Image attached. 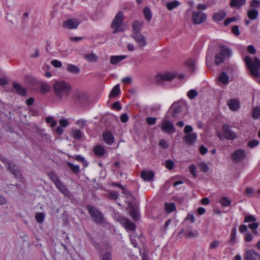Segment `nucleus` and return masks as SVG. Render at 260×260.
<instances>
[{"mask_svg":"<svg viewBox=\"0 0 260 260\" xmlns=\"http://www.w3.org/2000/svg\"><path fill=\"white\" fill-rule=\"evenodd\" d=\"M55 95L62 100L68 98L71 90L70 85L64 81H57L53 85Z\"/></svg>","mask_w":260,"mask_h":260,"instance_id":"obj_1","label":"nucleus"},{"mask_svg":"<svg viewBox=\"0 0 260 260\" xmlns=\"http://www.w3.org/2000/svg\"><path fill=\"white\" fill-rule=\"evenodd\" d=\"M244 61L251 74L255 77H259L260 60L259 58L254 57L252 59L250 56L247 55L244 57Z\"/></svg>","mask_w":260,"mask_h":260,"instance_id":"obj_2","label":"nucleus"},{"mask_svg":"<svg viewBox=\"0 0 260 260\" xmlns=\"http://www.w3.org/2000/svg\"><path fill=\"white\" fill-rule=\"evenodd\" d=\"M123 19V13L121 11L119 12L115 16L111 23V28L113 29V34H116L124 30V29L122 24Z\"/></svg>","mask_w":260,"mask_h":260,"instance_id":"obj_3","label":"nucleus"},{"mask_svg":"<svg viewBox=\"0 0 260 260\" xmlns=\"http://www.w3.org/2000/svg\"><path fill=\"white\" fill-rule=\"evenodd\" d=\"M88 212L92 219L97 223H104L105 219L102 212L99 211L95 207L91 205L87 207Z\"/></svg>","mask_w":260,"mask_h":260,"instance_id":"obj_4","label":"nucleus"},{"mask_svg":"<svg viewBox=\"0 0 260 260\" xmlns=\"http://www.w3.org/2000/svg\"><path fill=\"white\" fill-rule=\"evenodd\" d=\"M186 106L183 102L174 103L171 109L173 110L172 116L174 118H179L184 115V112Z\"/></svg>","mask_w":260,"mask_h":260,"instance_id":"obj_5","label":"nucleus"},{"mask_svg":"<svg viewBox=\"0 0 260 260\" xmlns=\"http://www.w3.org/2000/svg\"><path fill=\"white\" fill-rule=\"evenodd\" d=\"M232 50L229 48L224 47L220 48V51L219 53L216 54L215 57V64L218 65L222 63L226 57H229L232 56Z\"/></svg>","mask_w":260,"mask_h":260,"instance_id":"obj_6","label":"nucleus"},{"mask_svg":"<svg viewBox=\"0 0 260 260\" xmlns=\"http://www.w3.org/2000/svg\"><path fill=\"white\" fill-rule=\"evenodd\" d=\"M207 18L206 14L201 11H194L192 15V21L194 24H200Z\"/></svg>","mask_w":260,"mask_h":260,"instance_id":"obj_7","label":"nucleus"},{"mask_svg":"<svg viewBox=\"0 0 260 260\" xmlns=\"http://www.w3.org/2000/svg\"><path fill=\"white\" fill-rule=\"evenodd\" d=\"M161 128L165 133L172 134L175 131L173 123L167 119H165L162 121Z\"/></svg>","mask_w":260,"mask_h":260,"instance_id":"obj_8","label":"nucleus"},{"mask_svg":"<svg viewBox=\"0 0 260 260\" xmlns=\"http://www.w3.org/2000/svg\"><path fill=\"white\" fill-rule=\"evenodd\" d=\"M3 162L6 164L7 168L14 175L16 178L21 179V175L17 167L12 162H9L7 159H5Z\"/></svg>","mask_w":260,"mask_h":260,"instance_id":"obj_9","label":"nucleus"},{"mask_svg":"<svg viewBox=\"0 0 260 260\" xmlns=\"http://www.w3.org/2000/svg\"><path fill=\"white\" fill-rule=\"evenodd\" d=\"M119 221L127 232L135 231V224L128 219L125 217H121L119 219Z\"/></svg>","mask_w":260,"mask_h":260,"instance_id":"obj_10","label":"nucleus"},{"mask_svg":"<svg viewBox=\"0 0 260 260\" xmlns=\"http://www.w3.org/2000/svg\"><path fill=\"white\" fill-rule=\"evenodd\" d=\"M175 77V74L171 72L163 73L157 74L155 77V80L158 82L170 81Z\"/></svg>","mask_w":260,"mask_h":260,"instance_id":"obj_11","label":"nucleus"},{"mask_svg":"<svg viewBox=\"0 0 260 260\" xmlns=\"http://www.w3.org/2000/svg\"><path fill=\"white\" fill-rule=\"evenodd\" d=\"M222 132L224 137L226 139L234 140L236 137V134L231 129L228 124H225L223 125Z\"/></svg>","mask_w":260,"mask_h":260,"instance_id":"obj_12","label":"nucleus"},{"mask_svg":"<svg viewBox=\"0 0 260 260\" xmlns=\"http://www.w3.org/2000/svg\"><path fill=\"white\" fill-rule=\"evenodd\" d=\"M80 22L77 19H68L64 21L62 26L70 29H76L77 28Z\"/></svg>","mask_w":260,"mask_h":260,"instance_id":"obj_13","label":"nucleus"},{"mask_svg":"<svg viewBox=\"0 0 260 260\" xmlns=\"http://www.w3.org/2000/svg\"><path fill=\"white\" fill-rule=\"evenodd\" d=\"M133 37L139 48H142L147 45L146 39L142 35L137 33Z\"/></svg>","mask_w":260,"mask_h":260,"instance_id":"obj_14","label":"nucleus"},{"mask_svg":"<svg viewBox=\"0 0 260 260\" xmlns=\"http://www.w3.org/2000/svg\"><path fill=\"white\" fill-rule=\"evenodd\" d=\"M245 156V151L243 149H238L232 154V158L235 161H240L243 160Z\"/></svg>","mask_w":260,"mask_h":260,"instance_id":"obj_15","label":"nucleus"},{"mask_svg":"<svg viewBox=\"0 0 260 260\" xmlns=\"http://www.w3.org/2000/svg\"><path fill=\"white\" fill-rule=\"evenodd\" d=\"M245 260H260V254L252 250H247L245 254Z\"/></svg>","mask_w":260,"mask_h":260,"instance_id":"obj_16","label":"nucleus"},{"mask_svg":"<svg viewBox=\"0 0 260 260\" xmlns=\"http://www.w3.org/2000/svg\"><path fill=\"white\" fill-rule=\"evenodd\" d=\"M229 82V77L228 74L224 72H221L218 77V84L227 85Z\"/></svg>","mask_w":260,"mask_h":260,"instance_id":"obj_17","label":"nucleus"},{"mask_svg":"<svg viewBox=\"0 0 260 260\" xmlns=\"http://www.w3.org/2000/svg\"><path fill=\"white\" fill-rule=\"evenodd\" d=\"M228 105L232 111H237L240 107V103L238 100L231 99L228 101Z\"/></svg>","mask_w":260,"mask_h":260,"instance_id":"obj_18","label":"nucleus"},{"mask_svg":"<svg viewBox=\"0 0 260 260\" xmlns=\"http://www.w3.org/2000/svg\"><path fill=\"white\" fill-rule=\"evenodd\" d=\"M197 135L195 133H190L183 138L185 143L188 145L193 144L197 140Z\"/></svg>","mask_w":260,"mask_h":260,"instance_id":"obj_19","label":"nucleus"},{"mask_svg":"<svg viewBox=\"0 0 260 260\" xmlns=\"http://www.w3.org/2000/svg\"><path fill=\"white\" fill-rule=\"evenodd\" d=\"M246 3V0H231L229 3L232 8L239 9L244 6Z\"/></svg>","mask_w":260,"mask_h":260,"instance_id":"obj_20","label":"nucleus"},{"mask_svg":"<svg viewBox=\"0 0 260 260\" xmlns=\"http://www.w3.org/2000/svg\"><path fill=\"white\" fill-rule=\"evenodd\" d=\"M141 177L145 181H150L154 177V174L152 171L144 170L141 173Z\"/></svg>","mask_w":260,"mask_h":260,"instance_id":"obj_21","label":"nucleus"},{"mask_svg":"<svg viewBox=\"0 0 260 260\" xmlns=\"http://www.w3.org/2000/svg\"><path fill=\"white\" fill-rule=\"evenodd\" d=\"M103 136L104 140L106 144L111 145L114 142V137L111 132H106L103 134Z\"/></svg>","mask_w":260,"mask_h":260,"instance_id":"obj_22","label":"nucleus"},{"mask_svg":"<svg viewBox=\"0 0 260 260\" xmlns=\"http://www.w3.org/2000/svg\"><path fill=\"white\" fill-rule=\"evenodd\" d=\"M247 15L250 20L256 19L258 16V12L256 9H250L247 11Z\"/></svg>","mask_w":260,"mask_h":260,"instance_id":"obj_23","label":"nucleus"},{"mask_svg":"<svg viewBox=\"0 0 260 260\" xmlns=\"http://www.w3.org/2000/svg\"><path fill=\"white\" fill-rule=\"evenodd\" d=\"M126 55H115L112 56L110 58V62L112 64H116L119 62L121 61L123 59L126 58Z\"/></svg>","mask_w":260,"mask_h":260,"instance_id":"obj_24","label":"nucleus"},{"mask_svg":"<svg viewBox=\"0 0 260 260\" xmlns=\"http://www.w3.org/2000/svg\"><path fill=\"white\" fill-rule=\"evenodd\" d=\"M226 16V13L223 10L219 11L215 13L213 16V18L215 21H220L223 20Z\"/></svg>","mask_w":260,"mask_h":260,"instance_id":"obj_25","label":"nucleus"},{"mask_svg":"<svg viewBox=\"0 0 260 260\" xmlns=\"http://www.w3.org/2000/svg\"><path fill=\"white\" fill-rule=\"evenodd\" d=\"M185 235L188 238H194L198 235V232L196 230L189 228L185 231Z\"/></svg>","mask_w":260,"mask_h":260,"instance_id":"obj_26","label":"nucleus"},{"mask_svg":"<svg viewBox=\"0 0 260 260\" xmlns=\"http://www.w3.org/2000/svg\"><path fill=\"white\" fill-rule=\"evenodd\" d=\"M93 152L96 155L102 156L105 154V149L102 146L97 145L94 148Z\"/></svg>","mask_w":260,"mask_h":260,"instance_id":"obj_27","label":"nucleus"},{"mask_svg":"<svg viewBox=\"0 0 260 260\" xmlns=\"http://www.w3.org/2000/svg\"><path fill=\"white\" fill-rule=\"evenodd\" d=\"M13 87L15 91L20 95H24L26 94L25 89L23 88L19 83H14Z\"/></svg>","mask_w":260,"mask_h":260,"instance_id":"obj_28","label":"nucleus"},{"mask_svg":"<svg viewBox=\"0 0 260 260\" xmlns=\"http://www.w3.org/2000/svg\"><path fill=\"white\" fill-rule=\"evenodd\" d=\"M56 187L58 189V190L62 192L63 194L67 195L68 194V190L66 187V186L63 185V184L59 181L55 184Z\"/></svg>","mask_w":260,"mask_h":260,"instance_id":"obj_29","label":"nucleus"},{"mask_svg":"<svg viewBox=\"0 0 260 260\" xmlns=\"http://www.w3.org/2000/svg\"><path fill=\"white\" fill-rule=\"evenodd\" d=\"M237 235V229L236 228H234L232 229L231 235H230V243L234 245L238 242L236 239Z\"/></svg>","mask_w":260,"mask_h":260,"instance_id":"obj_30","label":"nucleus"},{"mask_svg":"<svg viewBox=\"0 0 260 260\" xmlns=\"http://www.w3.org/2000/svg\"><path fill=\"white\" fill-rule=\"evenodd\" d=\"M186 67L191 72L195 70L196 69V61L192 59H188L185 62Z\"/></svg>","mask_w":260,"mask_h":260,"instance_id":"obj_31","label":"nucleus"},{"mask_svg":"<svg viewBox=\"0 0 260 260\" xmlns=\"http://www.w3.org/2000/svg\"><path fill=\"white\" fill-rule=\"evenodd\" d=\"M120 93V87L119 84H116L112 89L110 94V98H114L117 96Z\"/></svg>","mask_w":260,"mask_h":260,"instance_id":"obj_32","label":"nucleus"},{"mask_svg":"<svg viewBox=\"0 0 260 260\" xmlns=\"http://www.w3.org/2000/svg\"><path fill=\"white\" fill-rule=\"evenodd\" d=\"M40 89L43 93H46L50 90L51 87L48 84L42 82L40 85Z\"/></svg>","mask_w":260,"mask_h":260,"instance_id":"obj_33","label":"nucleus"},{"mask_svg":"<svg viewBox=\"0 0 260 260\" xmlns=\"http://www.w3.org/2000/svg\"><path fill=\"white\" fill-rule=\"evenodd\" d=\"M180 3L179 1H174L173 2L167 3L166 7L169 10L172 11L174 8H177L180 5Z\"/></svg>","mask_w":260,"mask_h":260,"instance_id":"obj_34","label":"nucleus"},{"mask_svg":"<svg viewBox=\"0 0 260 260\" xmlns=\"http://www.w3.org/2000/svg\"><path fill=\"white\" fill-rule=\"evenodd\" d=\"M67 69L69 72L76 74H78L80 72L79 68L72 64H68Z\"/></svg>","mask_w":260,"mask_h":260,"instance_id":"obj_35","label":"nucleus"},{"mask_svg":"<svg viewBox=\"0 0 260 260\" xmlns=\"http://www.w3.org/2000/svg\"><path fill=\"white\" fill-rule=\"evenodd\" d=\"M84 58L88 61L90 62H95L98 60V57L93 53L85 54Z\"/></svg>","mask_w":260,"mask_h":260,"instance_id":"obj_36","label":"nucleus"},{"mask_svg":"<svg viewBox=\"0 0 260 260\" xmlns=\"http://www.w3.org/2000/svg\"><path fill=\"white\" fill-rule=\"evenodd\" d=\"M82 135V133L80 130L77 129H72L71 136L73 137L74 139H80L81 138Z\"/></svg>","mask_w":260,"mask_h":260,"instance_id":"obj_37","label":"nucleus"},{"mask_svg":"<svg viewBox=\"0 0 260 260\" xmlns=\"http://www.w3.org/2000/svg\"><path fill=\"white\" fill-rule=\"evenodd\" d=\"M219 203L223 207H228L231 205V201L226 197H223L219 200Z\"/></svg>","mask_w":260,"mask_h":260,"instance_id":"obj_38","label":"nucleus"},{"mask_svg":"<svg viewBox=\"0 0 260 260\" xmlns=\"http://www.w3.org/2000/svg\"><path fill=\"white\" fill-rule=\"evenodd\" d=\"M176 209V206L173 203H166L165 204V210L167 213H171L174 211Z\"/></svg>","mask_w":260,"mask_h":260,"instance_id":"obj_39","label":"nucleus"},{"mask_svg":"<svg viewBox=\"0 0 260 260\" xmlns=\"http://www.w3.org/2000/svg\"><path fill=\"white\" fill-rule=\"evenodd\" d=\"M87 95L84 92L78 93L77 95V99L79 102L83 103L86 100Z\"/></svg>","mask_w":260,"mask_h":260,"instance_id":"obj_40","label":"nucleus"},{"mask_svg":"<svg viewBox=\"0 0 260 260\" xmlns=\"http://www.w3.org/2000/svg\"><path fill=\"white\" fill-rule=\"evenodd\" d=\"M143 13L146 20L148 21H150L152 18V14L150 9L147 7L145 8L143 10Z\"/></svg>","mask_w":260,"mask_h":260,"instance_id":"obj_41","label":"nucleus"},{"mask_svg":"<svg viewBox=\"0 0 260 260\" xmlns=\"http://www.w3.org/2000/svg\"><path fill=\"white\" fill-rule=\"evenodd\" d=\"M49 178L55 184L60 181L57 175L53 172H50L48 174Z\"/></svg>","mask_w":260,"mask_h":260,"instance_id":"obj_42","label":"nucleus"},{"mask_svg":"<svg viewBox=\"0 0 260 260\" xmlns=\"http://www.w3.org/2000/svg\"><path fill=\"white\" fill-rule=\"evenodd\" d=\"M198 165L201 171L203 172H207L209 170L208 165L205 162H200Z\"/></svg>","mask_w":260,"mask_h":260,"instance_id":"obj_43","label":"nucleus"},{"mask_svg":"<svg viewBox=\"0 0 260 260\" xmlns=\"http://www.w3.org/2000/svg\"><path fill=\"white\" fill-rule=\"evenodd\" d=\"M142 26V23L141 22L136 21L133 24V30L137 32L141 30V27Z\"/></svg>","mask_w":260,"mask_h":260,"instance_id":"obj_44","label":"nucleus"},{"mask_svg":"<svg viewBox=\"0 0 260 260\" xmlns=\"http://www.w3.org/2000/svg\"><path fill=\"white\" fill-rule=\"evenodd\" d=\"M45 218V215L43 213L40 212L36 214L35 219L38 223H42L43 222Z\"/></svg>","mask_w":260,"mask_h":260,"instance_id":"obj_45","label":"nucleus"},{"mask_svg":"<svg viewBox=\"0 0 260 260\" xmlns=\"http://www.w3.org/2000/svg\"><path fill=\"white\" fill-rule=\"evenodd\" d=\"M252 117L254 119H258L260 118V107H256L253 108Z\"/></svg>","mask_w":260,"mask_h":260,"instance_id":"obj_46","label":"nucleus"},{"mask_svg":"<svg viewBox=\"0 0 260 260\" xmlns=\"http://www.w3.org/2000/svg\"><path fill=\"white\" fill-rule=\"evenodd\" d=\"M68 167L70 169L75 173H78L80 171V168L78 165H75L71 162H68L67 163Z\"/></svg>","mask_w":260,"mask_h":260,"instance_id":"obj_47","label":"nucleus"},{"mask_svg":"<svg viewBox=\"0 0 260 260\" xmlns=\"http://www.w3.org/2000/svg\"><path fill=\"white\" fill-rule=\"evenodd\" d=\"M130 214L132 218L135 220H138L139 218V213L137 210L134 209L131 210Z\"/></svg>","mask_w":260,"mask_h":260,"instance_id":"obj_48","label":"nucleus"},{"mask_svg":"<svg viewBox=\"0 0 260 260\" xmlns=\"http://www.w3.org/2000/svg\"><path fill=\"white\" fill-rule=\"evenodd\" d=\"M46 121L47 123L50 124V126L52 127L56 126L57 122L56 121L54 120L53 118L52 117H47L46 118Z\"/></svg>","mask_w":260,"mask_h":260,"instance_id":"obj_49","label":"nucleus"},{"mask_svg":"<svg viewBox=\"0 0 260 260\" xmlns=\"http://www.w3.org/2000/svg\"><path fill=\"white\" fill-rule=\"evenodd\" d=\"M259 226V223L258 222H256L254 221L252 223H249L248 224V227L249 229H251L253 231V233L254 234L256 233V229L258 228Z\"/></svg>","mask_w":260,"mask_h":260,"instance_id":"obj_50","label":"nucleus"},{"mask_svg":"<svg viewBox=\"0 0 260 260\" xmlns=\"http://www.w3.org/2000/svg\"><path fill=\"white\" fill-rule=\"evenodd\" d=\"M198 95V92L194 89L190 90L187 93V96L190 99H193Z\"/></svg>","mask_w":260,"mask_h":260,"instance_id":"obj_51","label":"nucleus"},{"mask_svg":"<svg viewBox=\"0 0 260 260\" xmlns=\"http://www.w3.org/2000/svg\"><path fill=\"white\" fill-rule=\"evenodd\" d=\"M146 121L148 125H152L156 123V118L155 117H148L146 118Z\"/></svg>","mask_w":260,"mask_h":260,"instance_id":"obj_52","label":"nucleus"},{"mask_svg":"<svg viewBox=\"0 0 260 260\" xmlns=\"http://www.w3.org/2000/svg\"><path fill=\"white\" fill-rule=\"evenodd\" d=\"M174 162L171 160H166L165 162V167L171 170L174 168Z\"/></svg>","mask_w":260,"mask_h":260,"instance_id":"obj_53","label":"nucleus"},{"mask_svg":"<svg viewBox=\"0 0 260 260\" xmlns=\"http://www.w3.org/2000/svg\"><path fill=\"white\" fill-rule=\"evenodd\" d=\"M158 145L164 149H167L169 147L168 142L164 139H161L159 141Z\"/></svg>","mask_w":260,"mask_h":260,"instance_id":"obj_54","label":"nucleus"},{"mask_svg":"<svg viewBox=\"0 0 260 260\" xmlns=\"http://www.w3.org/2000/svg\"><path fill=\"white\" fill-rule=\"evenodd\" d=\"M259 142L257 140H252L248 142V146L249 148H253L258 144Z\"/></svg>","mask_w":260,"mask_h":260,"instance_id":"obj_55","label":"nucleus"},{"mask_svg":"<svg viewBox=\"0 0 260 260\" xmlns=\"http://www.w3.org/2000/svg\"><path fill=\"white\" fill-rule=\"evenodd\" d=\"M86 123V120L84 119H79L76 122V124L81 128H83L85 126Z\"/></svg>","mask_w":260,"mask_h":260,"instance_id":"obj_56","label":"nucleus"},{"mask_svg":"<svg viewBox=\"0 0 260 260\" xmlns=\"http://www.w3.org/2000/svg\"><path fill=\"white\" fill-rule=\"evenodd\" d=\"M52 66L55 68H61L62 67V63L60 61L58 60H53L51 62Z\"/></svg>","mask_w":260,"mask_h":260,"instance_id":"obj_57","label":"nucleus"},{"mask_svg":"<svg viewBox=\"0 0 260 260\" xmlns=\"http://www.w3.org/2000/svg\"><path fill=\"white\" fill-rule=\"evenodd\" d=\"M220 242L217 240H215L211 242L210 244V248L213 249H215L219 246Z\"/></svg>","mask_w":260,"mask_h":260,"instance_id":"obj_58","label":"nucleus"},{"mask_svg":"<svg viewBox=\"0 0 260 260\" xmlns=\"http://www.w3.org/2000/svg\"><path fill=\"white\" fill-rule=\"evenodd\" d=\"M255 218L252 215H248L246 216L244 219L245 222H254L255 221Z\"/></svg>","mask_w":260,"mask_h":260,"instance_id":"obj_59","label":"nucleus"},{"mask_svg":"<svg viewBox=\"0 0 260 260\" xmlns=\"http://www.w3.org/2000/svg\"><path fill=\"white\" fill-rule=\"evenodd\" d=\"M189 170L190 173L193 176V177H196L197 176V174L196 173V167L194 165H191L189 167Z\"/></svg>","mask_w":260,"mask_h":260,"instance_id":"obj_60","label":"nucleus"},{"mask_svg":"<svg viewBox=\"0 0 260 260\" xmlns=\"http://www.w3.org/2000/svg\"><path fill=\"white\" fill-rule=\"evenodd\" d=\"M109 197L112 200H116L119 197V194L117 192L113 191L109 193Z\"/></svg>","mask_w":260,"mask_h":260,"instance_id":"obj_61","label":"nucleus"},{"mask_svg":"<svg viewBox=\"0 0 260 260\" xmlns=\"http://www.w3.org/2000/svg\"><path fill=\"white\" fill-rule=\"evenodd\" d=\"M253 240V236L250 233H247L244 237V240L246 242H251Z\"/></svg>","mask_w":260,"mask_h":260,"instance_id":"obj_62","label":"nucleus"},{"mask_svg":"<svg viewBox=\"0 0 260 260\" xmlns=\"http://www.w3.org/2000/svg\"><path fill=\"white\" fill-rule=\"evenodd\" d=\"M247 51L251 54H254L256 53V50L254 47L253 45H249L247 47Z\"/></svg>","mask_w":260,"mask_h":260,"instance_id":"obj_63","label":"nucleus"},{"mask_svg":"<svg viewBox=\"0 0 260 260\" xmlns=\"http://www.w3.org/2000/svg\"><path fill=\"white\" fill-rule=\"evenodd\" d=\"M102 260H112L111 253L110 252L105 253L103 256Z\"/></svg>","mask_w":260,"mask_h":260,"instance_id":"obj_64","label":"nucleus"}]
</instances>
